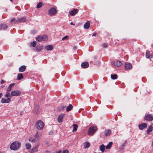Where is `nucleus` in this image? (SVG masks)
Listing matches in <instances>:
<instances>
[{"label": "nucleus", "mask_w": 153, "mask_h": 153, "mask_svg": "<svg viewBox=\"0 0 153 153\" xmlns=\"http://www.w3.org/2000/svg\"><path fill=\"white\" fill-rule=\"evenodd\" d=\"M21 143L18 141H15L12 143L10 146V149L12 150L16 151L18 150L21 146Z\"/></svg>", "instance_id": "f257e3e1"}, {"label": "nucleus", "mask_w": 153, "mask_h": 153, "mask_svg": "<svg viewBox=\"0 0 153 153\" xmlns=\"http://www.w3.org/2000/svg\"><path fill=\"white\" fill-rule=\"evenodd\" d=\"M36 126L38 129L42 130L44 126V124L42 120H39L36 123Z\"/></svg>", "instance_id": "f03ea898"}, {"label": "nucleus", "mask_w": 153, "mask_h": 153, "mask_svg": "<svg viewBox=\"0 0 153 153\" xmlns=\"http://www.w3.org/2000/svg\"><path fill=\"white\" fill-rule=\"evenodd\" d=\"M97 128L96 126H92L90 127L88 132L89 135H92L97 131Z\"/></svg>", "instance_id": "7ed1b4c3"}, {"label": "nucleus", "mask_w": 153, "mask_h": 153, "mask_svg": "<svg viewBox=\"0 0 153 153\" xmlns=\"http://www.w3.org/2000/svg\"><path fill=\"white\" fill-rule=\"evenodd\" d=\"M48 13L50 15L53 16L56 13V10L55 8L52 7L49 10Z\"/></svg>", "instance_id": "20e7f679"}, {"label": "nucleus", "mask_w": 153, "mask_h": 153, "mask_svg": "<svg viewBox=\"0 0 153 153\" xmlns=\"http://www.w3.org/2000/svg\"><path fill=\"white\" fill-rule=\"evenodd\" d=\"M21 94L20 91L17 90L13 91L11 92V94L12 96H19Z\"/></svg>", "instance_id": "39448f33"}, {"label": "nucleus", "mask_w": 153, "mask_h": 153, "mask_svg": "<svg viewBox=\"0 0 153 153\" xmlns=\"http://www.w3.org/2000/svg\"><path fill=\"white\" fill-rule=\"evenodd\" d=\"M26 21V18L25 17H22L15 21V23H19L21 22H24Z\"/></svg>", "instance_id": "423d86ee"}, {"label": "nucleus", "mask_w": 153, "mask_h": 153, "mask_svg": "<svg viewBox=\"0 0 153 153\" xmlns=\"http://www.w3.org/2000/svg\"><path fill=\"white\" fill-rule=\"evenodd\" d=\"M65 114H62L59 115L58 117L57 120L58 121L59 123H62L63 120V118L65 116Z\"/></svg>", "instance_id": "0eeeda50"}, {"label": "nucleus", "mask_w": 153, "mask_h": 153, "mask_svg": "<svg viewBox=\"0 0 153 153\" xmlns=\"http://www.w3.org/2000/svg\"><path fill=\"white\" fill-rule=\"evenodd\" d=\"M11 101V99L10 98H8L7 99H5L2 98L1 99V102L2 103H8Z\"/></svg>", "instance_id": "6e6552de"}, {"label": "nucleus", "mask_w": 153, "mask_h": 153, "mask_svg": "<svg viewBox=\"0 0 153 153\" xmlns=\"http://www.w3.org/2000/svg\"><path fill=\"white\" fill-rule=\"evenodd\" d=\"M145 119L147 121H151L153 119V117L151 115L148 114L146 115Z\"/></svg>", "instance_id": "1a4fd4ad"}, {"label": "nucleus", "mask_w": 153, "mask_h": 153, "mask_svg": "<svg viewBox=\"0 0 153 153\" xmlns=\"http://www.w3.org/2000/svg\"><path fill=\"white\" fill-rule=\"evenodd\" d=\"M125 67L127 70L131 69L132 68V65L131 63L128 62H126L125 63Z\"/></svg>", "instance_id": "9d476101"}, {"label": "nucleus", "mask_w": 153, "mask_h": 153, "mask_svg": "<svg viewBox=\"0 0 153 153\" xmlns=\"http://www.w3.org/2000/svg\"><path fill=\"white\" fill-rule=\"evenodd\" d=\"M78 10L76 9H74L70 12V14L71 16H74L78 12Z\"/></svg>", "instance_id": "9b49d317"}, {"label": "nucleus", "mask_w": 153, "mask_h": 153, "mask_svg": "<svg viewBox=\"0 0 153 153\" xmlns=\"http://www.w3.org/2000/svg\"><path fill=\"white\" fill-rule=\"evenodd\" d=\"M139 128L140 130H142L147 127V124L146 123H143L139 125Z\"/></svg>", "instance_id": "f8f14e48"}, {"label": "nucleus", "mask_w": 153, "mask_h": 153, "mask_svg": "<svg viewBox=\"0 0 153 153\" xmlns=\"http://www.w3.org/2000/svg\"><path fill=\"white\" fill-rule=\"evenodd\" d=\"M89 66V64L87 62H82L81 64V67L84 68H88Z\"/></svg>", "instance_id": "ddd939ff"}, {"label": "nucleus", "mask_w": 153, "mask_h": 153, "mask_svg": "<svg viewBox=\"0 0 153 153\" xmlns=\"http://www.w3.org/2000/svg\"><path fill=\"white\" fill-rule=\"evenodd\" d=\"M14 84H15L14 83L10 84L9 86L6 89L7 92H10L12 89V87L14 85Z\"/></svg>", "instance_id": "4468645a"}, {"label": "nucleus", "mask_w": 153, "mask_h": 153, "mask_svg": "<svg viewBox=\"0 0 153 153\" xmlns=\"http://www.w3.org/2000/svg\"><path fill=\"white\" fill-rule=\"evenodd\" d=\"M0 29L4 30L7 28V26L4 24H1L0 25Z\"/></svg>", "instance_id": "2eb2a0df"}, {"label": "nucleus", "mask_w": 153, "mask_h": 153, "mask_svg": "<svg viewBox=\"0 0 153 153\" xmlns=\"http://www.w3.org/2000/svg\"><path fill=\"white\" fill-rule=\"evenodd\" d=\"M38 146H36L35 147L32 148L30 151V153H33L38 151Z\"/></svg>", "instance_id": "dca6fc26"}, {"label": "nucleus", "mask_w": 153, "mask_h": 153, "mask_svg": "<svg viewBox=\"0 0 153 153\" xmlns=\"http://www.w3.org/2000/svg\"><path fill=\"white\" fill-rule=\"evenodd\" d=\"M90 27V22L89 21L87 22L85 24L84 26V28L86 29L89 28Z\"/></svg>", "instance_id": "f3484780"}, {"label": "nucleus", "mask_w": 153, "mask_h": 153, "mask_svg": "<svg viewBox=\"0 0 153 153\" xmlns=\"http://www.w3.org/2000/svg\"><path fill=\"white\" fill-rule=\"evenodd\" d=\"M26 68V67L25 65H22L20 67L19 70L20 72H22L24 71Z\"/></svg>", "instance_id": "a211bd4d"}, {"label": "nucleus", "mask_w": 153, "mask_h": 153, "mask_svg": "<svg viewBox=\"0 0 153 153\" xmlns=\"http://www.w3.org/2000/svg\"><path fill=\"white\" fill-rule=\"evenodd\" d=\"M53 46L51 45L47 46L45 47L46 49L48 51H51L53 49Z\"/></svg>", "instance_id": "6ab92c4d"}, {"label": "nucleus", "mask_w": 153, "mask_h": 153, "mask_svg": "<svg viewBox=\"0 0 153 153\" xmlns=\"http://www.w3.org/2000/svg\"><path fill=\"white\" fill-rule=\"evenodd\" d=\"M153 129V127L150 125L148 128V129L146 130V133L147 134H149V133L151 132Z\"/></svg>", "instance_id": "aec40b11"}, {"label": "nucleus", "mask_w": 153, "mask_h": 153, "mask_svg": "<svg viewBox=\"0 0 153 153\" xmlns=\"http://www.w3.org/2000/svg\"><path fill=\"white\" fill-rule=\"evenodd\" d=\"M73 106L71 104H70L66 108V111H71L72 108Z\"/></svg>", "instance_id": "412c9836"}, {"label": "nucleus", "mask_w": 153, "mask_h": 153, "mask_svg": "<svg viewBox=\"0 0 153 153\" xmlns=\"http://www.w3.org/2000/svg\"><path fill=\"white\" fill-rule=\"evenodd\" d=\"M113 143L111 142H110L106 146L105 148L106 149H110Z\"/></svg>", "instance_id": "4be33fe9"}, {"label": "nucleus", "mask_w": 153, "mask_h": 153, "mask_svg": "<svg viewBox=\"0 0 153 153\" xmlns=\"http://www.w3.org/2000/svg\"><path fill=\"white\" fill-rule=\"evenodd\" d=\"M23 78V76L22 74L21 73H18V74L17 79L18 80H20Z\"/></svg>", "instance_id": "5701e85b"}, {"label": "nucleus", "mask_w": 153, "mask_h": 153, "mask_svg": "<svg viewBox=\"0 0 153 153\" xmlns=\"http://www.w3.org/2000/svg\"><path fill=\"white\" fill-rule=\"evenodd\" d=\"M105 149V146L103 144H102L100 146V149L102 152H104Z\"/></svg>", "instance_id": "b1692460"}, {"label": "nucleus", "mask_w": 153, "mask_h": 153, "mask_svg": "<svg viewBox=\"0 0 153 153\" xmlns=\"http://www.w3.org/2000/svg\"><path fill=\"white\" fill-rule=\"evenodd\" d=\"M42 36V41H46L48 40V36L46 35H43Z\"/></svg>", "instance_id": "393cba45"}, {"label": "nucleus", "mask_w": 153, "mask_h": 153, "mask_svg": "<svg viewBox=\"0 0 153 153\" xmlns=\"http://www.w3.org/2000/svg\"><path fill=\"white\" fill-rule=\"evenodd\" d=\"M4 96L6 98H11L12 97V96L10 94L9 92H7L6 94Z\"/></svg>", "instance_id": "a878e982"}, {"label": "nucleus", "mask_w": 153, "mask_h": 153, "mask_svg": "<svg viewBox=\"0 0 153 153\" xmlns=\"http://www.w3.org/2000/svg\"><path fill=\"white\" fill-rule=\"evenodd\" d=\"M122 65L121 62L119 60H117L115 62V66L117 67H119Z\"/></svg>", "instance_id": "bb28decb"}, {"label": "nucleus", "mask_w": 153, "mask_h": 153, "mask_svg": "<svg viewBox=\"0 0 153 153\" xmlns=\"http://www.w3.org/2000/svg\"><path fill=\"white\" fill-rule=\"evenodd\" d=\"M73 132H74L76 131L78 128V126L76 124H74L73 125Z\"/></svg>", "instance_id": "cd10ccee"}, {"label": "nucleus", "mask_w": 153, "mask_h": 153, "mask_svg": "<svg viewBox=\"0 0 153 153\" xmlns=\"http://www.w3.org/2000/svg\"><path fill=\"white\" fill-rule=\"evenodd\" d=\"M111 131L110 129L106 130L105 132V134L106 136L109 135L111 134Z\"/></svg>", "instance_id": "c85d7f7f"}, {"label": "nucleus", "mask_w": 153, "mask_h": 153, "mask_svg": "<svg viewBox=\"0 0 153 153\" xmlns=\"http://www.w3.org/2000/svg\"><path fill=\"white\" fill-rule=\"evenodd\" d=\"M42 36H39L37 37L36 38V40L37 41L41 42L42 41Z\"/></svg>", "instance_id": "c756f323"}, {"label": "nucleus", "mask_w": 153, "mask_h": 153, "mask_svg": "<svg viewBox=\"0 0 153 153\" xmlns=\"http://www.w3.org/2000/svg\"><path fill=\"white\" fill-rule=\"evenodd\" d=\"M39 108V106L38 105H37L35 109L33 111V113L34 114H36L38 112Z\"/></svg>", "instance_id": "7c9ffc66"}, {"label": "nucleus", "mask_w": 153, "mask_h": 153, "mask_svg": "<svg viewBox=\"0 0 153 153\" xmlns=\"http://www.w3.org/2000/svg\"><path fill=\"white\" fill-rule=\"evenodd\" d=\"M25 146L26 149H30L31 147V145L30 143H26L25 144Z\"/></svg>", "instance_id": "2f4dec72"}, {"label": "nucleus", "mask_w": 153, "mask_h": 153, "mask_svg": "<svg viewBox=\"0 0 153 153\" xmlns=\"http://www.w3.org/2000/svg\"><path fill=\"white\" fill-rule=\"evenodd\" d=\"M126 142H125L123 143L120 146V151L124 149V148L126 146Z\"/></svg>", "instance_id": "473e14b6"}, {"label": "nucleus", "mask_w": 153, "mask_h": 153, "mask_svg": "<svg viewBox=\"0 0 153 153\" xmlns=\"http://www.w3.org/2000/svg\"><path fill=\"white\" fill-rule=\"evenodd\" d=\"M36 41H33L32 42L30 43V46L33 47H35L36 45Z\"/></svg>", "instance_id": "72a5a7b5"}, {"label": "nucleus", "mask_w": 153, "mask_h": 153, "mask_svg": "<svg viewBox=\"0 0 153 153\" xmlns=\"http://www.w3.org/2000/svg\"><path fill=\"white\" fill-rule=\"evenodd\" d=\"M90 145V143L88 142H87L85 143L84 146L85 148H87L89 147Z\"/></svg>", "instance_id": "f704fd0d"}, {"label": "nucleus", "mask_w": 153, "mask_h": 153, "mask_svg": "<svg viewBox=\"0 0 153 153\" xmlns=\"http://www.w3.org/2000/svg\"><path fill=\"white\" fill-rule=\"evenodd\" d=\"M42 5V3L41 2H39L37 5V8H40Z\"/></svg>", "instance_id": "c9c22d12"}, {"label": "nucleus", "mask_w": 153, "mask_h": 153, "mask_svg": "<svg viewBox=\"0 0 153 153\" xmlns=\"http://www.w3.org/2000/svg\"><path fill=\"white\" fill-rule=\"evenodd\" d=\"M146 56L147 58H150V52L149 51H146Z\"/></svg>", "instance_id": "e433bc0d"}, {"label": "nucleus", "mask_w": 153, "mask_h": 153, "mask_svg": "<svg viewBox=\"0 0 153 153\" xmlns=\"http://www.w3.org/2000/svg\"><path fill=\"white\" fill-rule=\"evenodd\" d=\"M29 140L32 143H34L35 141V139L32 137H30Z\"/></svg>", "instance_id": "4c0bfd02"}, {"label": "nucleus", "mask_w": 153, "mask_h": 153, "mask_svg": "<svg viewBox=\"0 0 153 153\" xmlns=\"http://www.w3.org/2000/svg\"><path fill=\"white\" fill-rule=\"evenodd\" d=\"M36 51L37 52H39L40 51L41 49L42 48L40 47H37L36 48Z\"/></svg>", "instance_id": "58836bf2"}, {"label": "nucleus", "mask_w": 153, "mask_h": 153, "mask_svg": "<svg viewBox=\"0 0 153 153\" xmlns=\"http://www.w3.org/2000/svg\"><path fill=\"white\" fill-rule=\"evenodd\" d=\"M66 107V106L65 105V106H61L59 108V109L60 111H62L63 110L64 108H65Z\"/></svg>", "instance_id": "ea45409f"}, {"label": "nucleus", "mask_w": 153, "mask_h": 153, "mask_svg": "<svg viewBox=\"0 0 153 153\" xmlns=\"http://www.w3.org/2000/svg\"><path fill=\"white\" fill-rule=\"evenodd\" d=\"M69 37L68 36H64V37L62 38V40L63 41L65 40H67L68 39Z\"/></svg>", "instance_id": "a19ab883"}, {"label": "nucleus", "mask_w": 153, "mask_h": 153, "mask_svg": "<svg viewBox=\"0 0 153 153\" xmlns=\"http://www.w3.org/2000/svg\"><path fill=\"white\" fill-rule=\"evenodd\" d=\"M111 76L112 79H115V74H111Z\"/></svg>", "instance_id": "79ce46f5"}, {"label": "nucleus", "mask_w": 153, "mask_h": 153, "mask_svg": "<svg viewBox=\"0 0 153 153\" xmlns=\"http://www.w3.org/2000/svg\"><path fill=\"white\" fill-rule=\"evenodd\" d=\"M16 19L15 18H13L10 21V22L12 23V22H14L15 23V21H16Z\"/></svg>", "instance_id": "37998d69"}, {"label": "nucleus", "mask_w": 153, "mask_h": 153, "mask_svg": "<svg viewBox=\"0 0 153 153\" xmlns=\"http://www.w3.org/2000/svg\"><path fill=\"white\" fill-rule=\"evenodd\" d=\"M107 43H104L103 45H102V46L103 47V48H107Z\"/></svg>", "instance_id": "c03bdc74"}, {"label": "nucleus", "mask_w": 153, "mask_h": 153, "mask_svg": "<svg viewBox=\"0 0 153 153\" xmlns=\"http://www.w3.org/2000/svg\"><path fill=\"white\" fill-rule=\"evenodd\" d=\"M68 151L67 150H64L63 151L62 153H68Z\"/></svg>", "instance_id": "a18cd8bd"}, {"label": "nucleus", "mask_w": 153, "mask_h": 153, "mask_svg": "<svg viewBox=\"0 0 153 153\" xmlns=\"http://www.w3.org/2000/svg\"><path fill=\"white\" fill-rule=\"evenodd\" d=\"M5 81H4V80H2L1 81V84H3V83L5 82Z\"/></svg>", "instance_id": "49530a36"}, {"label": "nucleus", "mask_w": 153, "mask_h": 153, "mask_svg": "<svg viewBox=\"0 0 153 153\" xmlns=\"http://www.w3.org/2000/svg\"><path fill=\"white\" fill-rule=\"evenodd\" d=\"M45 153H51V152L50 151L47 150L45 152Z\"/></svg>", "instance_id": "de8ad7c7"}, {"label": "nucleus", "mask_w": 153, "mask_h": 153, "mask_svg": "<svg viewBox=\"0 0 153 153\" xmlns=\"http://www.w3.org/2000/svg\"><path fill=\"white\" fill-rule=\"evenodd\" d=\"M38 134V132L37 131H36V134L35 135V137H39L38 135H37Z\"/></svg>", "instance_id": "09e8293b"}, {"label": "nucleus", "mask_w": 153, "mask_h": 153, "mask_svg": "<svg viewBox=\"0 0 153 153\" xmlns=\"http://www.w3.org/2000/svg\"><path fill=\"white\" fill-rule=\"evenodd\" d=\"M62 152V151L61 150H59L58 152H57V153H61Z\"/></svg>", "instance_id": "8fccbe9b"}, {"label": "nucleus", "mask_w": 153, "mask_h": 153, "mask_svg": "<svg viewBox=\"0 0 153 153\" xmlns=\"http://www.w3.org/2000/svg\"><path fill=\"white\" fill-rule=\"evenodd\" d=\"M70 24L72 25H75V24L73 23V22H71L70 23Z\"/></svg>", "instance_id": "3c124183"}, {"label": "nucleus", "mask_w": 153, "mask_h": 153, "mask_svg": "<svg viewBox=\"0 0 153 153\" xmlns=\"http://www.w3.org/2000/svg\"><path fill=\"white\" fill-rule=\"evenodd\" d=\"M3 96V94L1 93H0V98H1Z\"/></svg>", "instance_id": "603ef678"}, {"label": "nucleus", "mask_w": 153, "mask_h": 153, "mask_svg": "<svg viewBox=\"0 0 153 153\" xmlns=\"http://www.w3.org/2000/svg\"><path fill=\"white\" fill-rule=\"evenodd\" d=\"M96 33H94L93 34H92V36H96Z\"/></svg>", "instance_id": "864d4df0"}, {"label": "nucleus", "mask_w": 153, "mask_h": 153, "mask_svg": "<svg viewBox=\"0 0 153 153\" xmlns=\"http://www.w3.org/2000/svg\"><path fill=\"white\" fill-rule=\"evenodd\" d=\"M117 78V76L115 74V79H116Z\"/></svg>", "instance_id": "5fc2aeb1"}, {"label": "nucleus", "mask_w": 153, "mask_h": 153, "mask_svg": "<svg viewBox=\"0 0 153 153\" xmlns=\"http://www.w3.org/2000/svg\"><path fill=\"white\" fill-rule=\"evenodd\" d=\"M113 64L114 65H115V62H113Z\"/></svg>", "instance_id": "6e6d98bb"}, {"label": "nucleus", "mask_w": 153, "mask_h": 153, "mask_svg": "<svg viewBox=\"0 0 153 153\" xmlns=\"http://www.w3.org/2000/svg\"><path fill=\"white\" fill-rule=\"evenodd\" d=\"M51 132H49V134H50H50H51Z\"/></svg>", "instance_id": "4d7b16f0"}, {"label": "nucleus", "mask_w": 153, "mask_h": 153, "mask_svg": "<svg viewBox=\"0 0 153 153\" xmlns=\"http://www.w3.org/2000/svg\"><path fill=\"white\" fill-rule=\"evenodd\" d=\"M150 56L152 57V58H153V55H151Z\"/></svg>", "instance_id": "13d9d810"}, {"label": "nucleus", "mask_w": 153, "mask_h": 153, "mask_svg": "<svg viewBox=\"0 0 153 153\" xmlns=\"http://www.w3.org/2000/svg\"><path fill=\"white\" fill-rule=\"evenodd\" d=\"M10 1H12L13 0H10Z\"/></svg>", "instance_id": "bf43d9fd"}, {"label": "nucleus", "mask_w": 153, "mask_h": 153, "mask_svg": "<svg viewBox=\"0 0 153 153\" xmlns=\"http://www.w3.org/2000/svg\"><path fill=\"white\" fill-rule=\"evenodd\" d=\"M0 153H2L1 152H0Z\"/></svg>", "instance_id": "052dcab7"}]
</instances>
